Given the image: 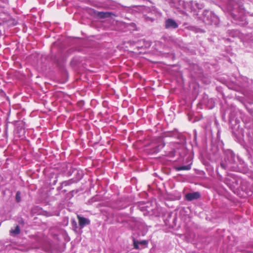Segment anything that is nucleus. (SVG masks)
<instances>
[{
  "label": "nucleus",
  "instance_id": "10",
  "mask_svg": "<svg viewBox=\"0 0 253 253\" xmlns=\"http://www.w3.org/2000/svg\"><path fill=\"white\" fill-rule=\"evenodd\" d=\"M220 166L223 169H226V165L224 163H220Z\"/></svg>",
  "mask_w": 253,
  "mask_h": 253
},
{
  "label": "nucleus",
  "instance_id": "7",
  "mask_svg": "<svg viewBox=\"0 0 253 253\" xmlns=\"http://www.w3.org/2000/svg\"><path fill=\"white\" fill-rule=\"evenodd\" d=\"M17 131H19V130L18 129ZM18 132L20 133V134L19 135V137L24 136V133H25L24 129H23V128L21 127L19 129V131H18Z\"/></svg>",
  "mask_w": 253,
  "mask_h": 253
},
{
  "label": "nucleus",
  "instance_id": "11",
  "mask_svg": "<svg viewBox=\"0 0 253 253\" xmlns=\"http://www.w3.org/2000/svg\"><path fill=\"white\" fill-rule=\"evenodd\" d=\"M134 248L136 249H138L139 248L138 244L135 242H134Z\"/></svg>",
  "mask_w": 253,
  "mask_h": 253
},
{
  "label": "nucleus",
  "instance_id": "3",
  "mask_svg": "<svg viewBox=\"0 0 253 253\" xmlns=\"http://www.w3.org/2000/svg\"><path fill=\"white\" fill-rule=\"evenodd\" d=\"M77 218L79 221V224L81 228H83L84 226L90 224V220L85 217H81L78 215Z\"/></svg>",
  "mask_w": 253,
  "mask_h": 253
},
{
  "label": "nucleus",
  "instance_id": "4",
  "mask_svg": "<svg viewBox=\"0 0 253 253\" xmlns=\"http://www.w3.org/2000/svg\"><path fill=\"white\" fill-rule=\"evenodd\" d=\"M113 15L114 14L110 12H98L97 13V15L100 18L110 17Z\"/></svg>",
  "mask_w": 253,
  "mask_h": 253
},
{
  "label": "nucleus",
  "instance_id": "2",
  "mask_svg": "<svg viewBox=\"0 0 253 253\" xmlns=\"http://www.w3.org/2000/svg\"><path fill=\"white\" fill-rule=\"evenodd\" d=\"M200 194L198 192L187 193L185 195V199L189 201L197 199L200 197Z\"/></svg>",
  "mask_w": 253,
  "mask_h": 253
},
{
  "label": "nucleus",
  "instance_id": "8",
  "mask_svg": "<svg viewBox=\"0 0 253 253\" xmlns=\"http://www.w3.org/2000/svg\"><path fill=\"white\" fill-rule=\"evenodd\" d=\"M11 232L16 234H19L20 232V230L19 226L17 225L15 227V229L14 230H12Z\"/></svg>",
  "mask_w": 253,
  "mask_h": 253
},
{
  "label": "nucleus",
  "instance_id": "5",
  "mask_svg": "<svg viewBox=\"0 0 253 253\" xmlns=\"http://www.w3.org/2000/svg\"><path fill=\"white\" fill-rule=\"evenodd\" d=\"M175 169L177 171L188 170H190L191 169V165H188L187 166L177 167H176Z\"/></svg>",
  "mask_w": 253,
  "mask_h": 253
},
{
  "label": "nucleus",
  "instance_id": "9",
  "mask_svg": "<svg viewBox=\"0 0 253 253\" xmlns=\"http://www.w3.org/2000/svg\"><path fill=\"white\" fill-rule=\"evenodd\" d=\"M16 200L17 202H19L21 200L20 192L19 191H17L16 194Z\"/></svg>",
  "mask_w": 253,
  "mask_h": 253
},
{
  "label": "nucleus",
  "instance_id": "12",
  "mask_svg": "<svg viewBox=\"0 0 253 253\" xmlns=\"http://www.w3.org/2000/svg\"><path fill=\"white\" fill-rule=\"evenodd\" d=\"M65 185L72 183L71 180L65 182Z\"/></svg>",
  "mask_w": 253,
  "mask_h": 253
},
{
  "label": "nucleus",
  "instance_id": "6",
  "mask_svg": "<svg viewBox=\"0 0 253 253\" xmlns=\"http://www.w3.org/2000/svg\"><path fill=\"white\" fill-rule=\"evenodd\" d=\"M165 143L161 140L160 142V144L157 147L156 149L155 150V152H158L162 148H163L165 146Z\"/></svg>",
  "mask_w": 253,
  "mask_h": 253
},
{
  "label": "nucleus",
  "instance_id": "1",
  "mask_svg": "<svg viewBox=\"0 0 253 253\" xmlns=\"http://www.w3.org/2000/svg\"><path fill=\"white\" fill-rule=\"evenodd\" d=\"M178 25L177 23L172 19L169 18L166 20L165 22V28L166 29H176L178 27Z\"/></svg>",
  "mask_w": 253,
  "mask_h": 253
}]
</instances>
